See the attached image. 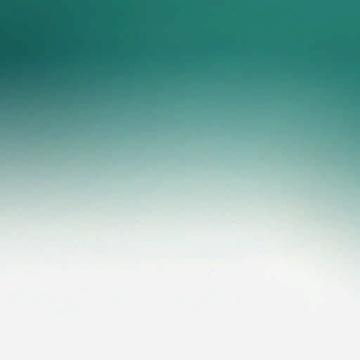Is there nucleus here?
Segmentation results:
<instances>
[{"mask_svg": "<svg viewBox=\"0 0 360 360\" xmlns=\"http://www.w3.org/2000/svg\"><path fill=\"white\" fill-rule=\"evenodd\" d=\"M197 79H202V0H196Z\"/></svg>", "mask_w": 360, "mask_h": 360, "instance_id": "f257e3e1", "label": "nucleus"}, {"mask_svg": "<svg viewBox=\"0 0 360 360\" xmlns=\"http://www.w3.org/2000/svg\"><path fill=\"white\" fill-rule=\"evenodd\" d=\"M203 53H205V50L203 51Z\"/></svg>", "mask_w": 360, "mask_h": 360, "instance_id": "f03ea898", "label": "nucleus"}]
</instances>
